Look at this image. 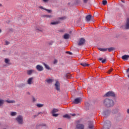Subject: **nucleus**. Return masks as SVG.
Masks as SVG:
<instances>
[{"mask_svg":"<svg viewBox=\"0 0 129 129\" xmlns=\"http://www.w3.org/2000/svg\"><path fill=\"white\" fill-rule=\"evenodd\" d=\"M126 73H129V68H128V69L127 70Z\"/></svg>","mask_w":129,"mask_h":129,"instance_id":"nucleus-52","label":"nucleus"},{"mask_svg":"<svg viewBox=\"0 0 129 129\" xmlns=\"http://www.w3.org/2000/svg\"><path fill=\"white\" fill-rule=\"evenodd\" d=\"M33 79H34V78L33 77L30 78L27 81L28 84H29V85L32 84V81H33Z\"/></svg>","mask_w":129,"mask_h":129,"instance_id":"nucleus-16","label":"nucleus"},{"mask_svg":"<svg viewBox=\"0 0 129 129\" xmlns=\"http://www.w3.org/2000/svg\"><path fill=\"white\" fill-rule=\"evenodd\" d=\"M44 3H48L49 2V0H43Z\"/></svg>","mask_w":129,"mask_h":129,"instance_id":"nucleus-51","label":"nucleus"},{"mask_svg":"<svg viewBox=\"0 0 129 129\" xmlns=\"http://www.w3.org/2000/svg\"><path fill=\"white\" fill-rule=\"evenodd\" d=\"M110 114V111L109 110H106L103 112V115H104L105 117H107L108 115Z\"/></svg>","mask_w":129,"mask_h":129,"instance_id":"nucleus-9","label":"nucleus"},{"mask_svg":"<svg viewBox=\"0 0 129 129\" xmlns=\"http://www.w3.org/2000/svg\"><path fill=\"white\" fill-rule=\"evenodd\" d=\"M5 103V100H0V106H2Z\"/></svg>","mask_w":129,"mask_h":129,"instance_id":"nucleus-35","label":"nucleus"},{"mask_svg":"<svg viewBox=\"0 0 129 129\" xmlns=\"http://www.w3.org/2000/svg\"><path fill=\"white\" fill-rule=\"evenodd\" d=\"M83 3L84 4H87V2H88V0H83Z\"/></svg>","mask_w":129,"mask_h":129,"instance_id":"nucleus-46","label":"nucleus"},{"mask_svg":"<svg viewBox=\"0 0 129 129\" xmlns=\"http://www.w3.org/2000/svg\"><path fill=\"white\" fill-rule=\"evenodd\" d=\"M45 11H46V12H48L49 14H51V13H52V10H49V9H45Z\"/></svg>","mask_w":129,"mask_h":129,"instance_id":"nucleus-39","label":"nucleus"},{"mask_svg":"<svg viewBox=\"0 0 129 129\" xmlns=\"http://www.w3.org/2000/svg\"><path fill=\"white\" fill-rule=\"evenodd\" d=\"M56 63H58V60H57V59L54 60L53 64H56Z\"/></svg>","mask_w":129,"mask_h":129,"instance_id":"nucleus-48","label":"nucleus"},{"mask_svg":"<svg viewBox=\"0 0 129 129\" xmlns=\"http://www.w3.org/2000/svg\"><path fill=\"white\" fill-rule=\"evenodd\" d=\"M127 77L129 78V74L127 75Z\"/></svg>","mask_w":129,"mask_h":129,"instance_id":"nucleus-59","label":"nucleus"},{"mask_svg":"<svg viewBox=\"0 0 129 129\" xmlns=\"http://www.w3.org/2000/svg\"><path fill=\"white\" fill-rule=\"evenodd\" d=\"M36 30L37 32H43V29L40 28H36Z\"/></svg>","mask_w":129,"mask_h":129,"instance_id":"nucleus-42","label":"nucleus"},{"mask_svg":"<svg viewBox=\"0 0 129 129\" xmlns=\"http://www.w3.org/2000/svg\"><path fill=\"white\" fill-rule=\"evenodd\" d=\"M36 105L37 107H43V106H44V104H37Z\"/></svg>","mask_w":129,"mask_h":129,"instance_id":"nucleus-38","label":"nucleus"},{"mask_svg":"<svg viewBox=\"0 0 129 129\" xmlns=\"http://www.w3.org/2000/svg\"><path fill=\"white\" fill-rule=\"evenodd\" d=\"M28 94H29V95H30V92H28Z\"/></svg>","mask_w":129,"mask_h":129,"instance_id":"nucleus-58","label":"nucleus"},{"mask_svg":"<svg viewBox=\"0 0 129 129\" xmlns=\"http://www.w3.org/2000/svg\"><path fill=\"white\" fill-rule=\"evenodd\" d=\"M5 62L6 64H11V63H10V59H8V58L5 59Z\"/></svg>","mask_w":129,"mask_h":129,"instance_id":"nucleus-33","label":"nucleus"},{"mask_svg":"<svg viewBox=\"0 0 129 129\" xmlns=\"http://www.w3.org/2000/svg\"><path fill=\"white\" fill-rule=\"evenodd\" d=\"M103 58H100L99 59V60H100V61H102V63H105V62H106V59H103ZM103 59V60H102Z\"/></svg>","mask_w":129,"mask_h":129,"instance_id":"nucleus-32","label":"nucleus"},{"mask_svg":"<svg viewBox=\"0 0 129 129\" xmlns=\"http://www.w3.org/2000/svg\"><path fill=\"white\" fill-rule=\"evenodd\" d=\"M39 9H41V10H44V11H45V10H46V8H44L42 6L39 7Z\"/></svg>","mask_w":129,"mask_h":129,"instance_id":"nucleus-47","label":"nucleus"},{"mask_svg":"<svg viewBox=\"0 0 129 129\" xmlns=\"http://www.w3.org/2000/svg\"><path fill=\"white\" fill-rule=\"evenodd\" d=\"M129 55H124L122 56V59L123 60H128Z\"/></svg>","mask_w":129,"mask_h":129,"instance_id":"nucleus-18","label":"nucleus"},{"mask_svg":"<svg viewBox=\"0 0 129 129\" xmlns=\"http://www.w3.org/2000/svg\"><path fill=\"white\" fill-rule=\"evenodd\" d=\"M45 81L48 83L49 84H50V83H52V82H53V80L51 79H49L47 80H46Z\"/></svg>","mask_w":129,"mask_h":129,"instance_id":"nucleus-26","label":"nucleus"},{"mask_svg":"<svg viewBox=\"0 0 129 129\" xmlns=\"http://www.w3.org/2000/svg\"><path fill=\"white\" fill-rule=\"evenodd\" d=\"M102 4L103 6H106L107 5V1L106 0H103L102 1Z\"/></svg>","mask_w":129,"mask_h":129,"instance_id":"nucleus-34","label":"nucleus"},{"mask_svg":"<svg viewBox=\"0 0 129 129\" xmlns=\"http://www.w3.org/2000/svg\"><path fill=\"white\" fill-rule=\"evenodd\" d=\"M123 26H121V28H123Z\"/></svg>","mask_w":129,"mask_h":129,"instance_id":"nucleus-62","label":"nucleus"},{"mask_svg":"<svg viewBox=\"0 0 129 129\" xmlns=\"http://www.w3.org/2000/svg\"><path fill=\"white\" fill-rule=\"evenodd\" d=\"M127 113H128V114H129V109H127Z\"/></svg>","mask_w":129,"mask_h":129,"instance_id":"nucleus-53","label":"nucleus"},{"mask_svg":"<svg viewBox=\"0 0 129 129\" xmlns=\"http://www.w3.org/2000/svg\"><path fill=\"white\" fill-rule=\"evenodd\" d=\"M91 18H92V16L91 15H87L86 17V21L87 22H90Z\"/></svg>","mask_w":129,"mask_h":129,"instance_id":"nucleus-15","label":"nucleus"},{"mask_svg":"<svg viewBox=\"0 0 129 129\" xmlns=\"http://www.w3.org/2000/svg\"><path fill=\"white\" fill-rule=\"evenodd\" d=\"M36 129H40V127H43V126H47V125L44 123L36 124Z\"/></svg>","mask_w":129,"mask_h":129,"instance_id":"nucleus-8","label":"nucleus"},{"mask_svg":"<svg viewBox=\"0 0 129 129\" xmlns=\"http://www.w3.org/2000/svg\"><path fill=\"white\" fill-rule=\"evenodd\" d=\"M98 49L101 51V52H105L106 51H107V48H98Z\"/></svg>","mask_w":129,"mask_h":129,"instance_id":"nucleus-28","label":"nucleus"},{"mask_svg":"<svg viewBox=\"0 0 129 129\" xmlns=\"http://www.w3.org/2000/svg\"><path fill=\"white\" fill-rule=\"evenodd\" d=\"M112 70H113V69H110V70H108V71L107 72V73H108V74H110Z\"/></svg>","mask_w":129,"mask_h":129,"instance_id":"nucleus-43","label":"nucleus"},{"mask_svg":"<svg viewBox=\"0 0 129 129\" xmlns=\"http://www.w3.org/2000/svg\"><path fill=\"white\" fill-rule=\"evenodd\" d=\"M55 88L57 91H60V82L57 81L54 84Z\"/></svg>","mask_w":129,"mask_h":129,"instance_id":"nucleus-7","label":"nucleus"},{"mask_svg":"<svg viewBox=\"0 0 129 129\" xmlns=\"http://www.w3.org/2000/svg\"><path fill=\"white\" fill-rule=\"evenodd\" d=\"M6 102L8 103H15L16 101L15 100H6Z\"/></svg>","mask_w":129,"mask_h":129,"instance_id":"nucleus-29","label":"nucleus"},{"mask_svg":"<svg viewBox=\"0 0 129 129\" xmlns=\"http://www.w3.org/2000/svg\"><path fill=\"white\" fill-rule=\"evenodd\" d=\"M58 129H62L61 128H58Z\"/></svg>","mask_w":129,"mask_h":129,"instance_id":"nucleus-61","label":"nucleus"},{"mask_svg":"<svg viewBox=\"0 0 129 129\" xmlns=\"http://www.w3.org/2000/svg\"><path fill=\"white\" fill-rule=\"evenodd\" d=\"M58 20H66L67 17L66 16H63L62 17H58Z\"/></svg>","mask_w":129,"mask_h":129,"instance_id":"nucleus-31","label":"nucleus"},{"mask_svg":"<svg viewBox=\"0 0 129 129\" xmlns=\"http://www.w3.org/2000/svg\"><path fill=\"white\" fill-rule=\"evenodd\" d=\"M11 115H12V116H15V115H17V112H12L11 113Z\"/></svg>","mask_w":129,"mask_h":129,"instance_id":"nucleus-37","label":"nucleus"},{"mask_svg":"<svg viewBox=\"0 0 129 129\" xmlns=\"http://www.w3.org/2000/svg\"><path fill=\"white\" fill-rule=\"evenodd\" d=\"M85 105L86 108V109H88V107H89V103H88V102H86L85 103Z\"/></svg>","mask_w":129,"mask_h":129,"instance_id":"nucleus-30","label":"nucleus"},{"mask_svg":"<svg viewBox=\"0 0 129 129\" xmlns=\"http://www.w3.org/2000/svg\"><path fill=\"white\" fill-rule=\"evenodd\" d=\"M108 52H111L112 51H114L115 50V48H114V47H110V48H107Z\"/></svg>","mask_w":129,"mask_h":129,"instance_id":"nucleus-20","label":"nucleus"},{"mask_svg":"<svg viewBox=\"0 0 129 129\" xmlns=\"http://www.w3.org/2000/svg\"><path fill=\"white\" fill-rule=\"evenodd\" d=\"M82 100V98L79 97L75 99L74 101L73 102L74 104H78L81 102Z\"/></svg>","mask_w":129,"mask_h":129,"instance_id":"nucleus-6","label":"nucleus"},{"mask_svg":"<svg viewBox=\"0 0 129 129\" xmlns=\"http://www.w3.org/2000/svg\"><path fill=\"white\" fill-rule=\"evenodd\" d=\"M5 43H6V45H9V44H10V42L8 41H6L5 42Z\"/></svg>","mask_w":129,"mask_h":129,"instance_id":"nucleus-49","label":"nucleus"},{"mask_svg":"<svg viewBox=\"0 0 129 129\" xmlns=\"http://www.w3.org/2000/svg\"><path fill=\"white\" fill-rule=\"evenodd\" d=\"M0 7H2V4H0Z\"/></svg>","mask_w":129,"mask_h":129,"instance_id":"nucleus-60","label":"nucleus"},{"mask_svg":"<svg viewBox=\"0 0 129 129\" xmlns=\"http://www.w3.org/2000/svg\"><path fill=\"white\" fill-rule=\"evenodd\" d=\"M72 32L71 31L70 33H71Z\"/></svg>","mask_w":129,"mask_h":129,"instance_id":"nucleus-63","label":"nucleus"},{"mask_svg":"<svg viewBox=\"0 0 129 129\" xmlns=\"http://www.w3.org/2000/svg\"><path fill=\"white\" fill-rule=\"evenodd\" d=\"M32 100L33 102H35V101H36V98H35L34 96H32Z\"/></svg>","mask_w":129,"mask_h":129,"instance_id":"nucleus-44","label":"nucleus"},{"mask_svg":"<svg viewBox=\"0 0 129 129\" xmlns=\"http://www.w3.org/2000/svg\"><path fill=\"white\" fill-rule=\"evenodd\" d=\"M16 121L18 122L19 124H23L24 123V119L23 116L19 115L16 118Z\"/></svg>","mask_w":129,"mask_h":129,"instance_id":"nucleus-3","label":"nucleus"},{"mask_svg":"<svg viewBox=\"0 0 129 129\" xmlns=\"http://www.w3.org/2000/svg\"><path fill=\"white\" fill-rule=\"evenodd\" d=\"M88 127L90 129H93L94 126L93 125V121H89L88 122Z\"/></svg>","mask_w":129,"mask_h":129,"instance_id":"nucleus-12","label":"nucleus"},{"mask_svg":"<svg viewBox=\"0 0 129 129\" xmlns=\"http://www.w3.org/2000/svg\"><path fill=\"white\" fill-rule=\"evenodd\" d=\"M21 86L22 87H24V86H26V85L25 84H22L21 85Z\"/></svg>","mask_w":129,"mask_h":129,"instance_id":"nucleus-50","label":"nucleus"},{"mask_svg":"<svg viewBox=\"0 0 129 129\" xmlns=\"http://www.w3.org/2000/svg\"><path fill=\"white\" fill-rule=\"evenodd\" d=\"M0 33H2V29H0Z\"/></svg>","mask_w":129,"mask_h":129,"instance_id":"nucleus-57","label":"nucleus"},{"mask_svg":"<svg viewBox=\"0 0 129 129\" xmlns=\"http://www.w3.org/2000/svg\"><path fill=\"white\" fill-rule=\"evenodd\" d=\"M53 41H51L48 42L47 44L48 46H51V45H53Z\"/></svg>","mask_w":129,"mask_h":129,"instance_id":"nucleus-41","label":"nucleus"},{"mask_svg":"<svg viewBox=\"0 0 129 129\" xmlns=\"http://www.w3.org/2000/svg\"><path fill=\"white\" fill-rule=\"evenodd\" d=\"M33 72H34V71L30 70L27 71V73L28 75H32Z\"/></svg>","mask_w":129,"mask_h":129,"instance_id":"nucleus-23","label":"nucleus"},{"mask_svg":"<svg viewBox=\"0 0 129 129\" xmlns=\"http://www.w3.org/2000/svg\"><path fill=\"white\" fill-rule=\"evenodd\" d=\"M106 97H115V93L113 91H109L104 95Z\"/></svg>","mask_w":129,"mask_h":129,"instance_id":"nucleus-4","label":"nucleus"},{"mask_svg":"<svg viewBox=\"0 0 129 129\" xmlns=\"http://www.w3.org/2000/svg\"><path fill=\"white\" fill-rule=\"evenodd\" d=\"M65 77H66L67 79H70V78H71V75L70 74H67L65 75Z\"/></svg>","mask_w":129,"mask_h":129,"instance_id":"nucleus-27","label":"nucleus"},{"mask_svg":"<svg viewBox=\"0 0 129 129\" xmlns=\"http://www.w3.org/2000/svg\"><path fill=\"white\" fill-rule=\"evenodd\" d=\"M111 126V122H110V121L106 120L105 121L102 129H110Z\"/></svg>","mask_w":129,"mask_h":129,"instance_id":"nucleus-2","label":"nucleus"},{"mask_svg":"<svg viewBox=\"0 0 129 129\" xmlns=\"http://www.w3.org/2000/svg\"><path fill=\"white\" fill-rule=\"evenodd\" d=\"M43 17H44V18H53V16L52 15H44Z\"/></svg>","mask_w":129,"mask_h":129,"instance_id":"nucleus-36","label":"nucleus"},{"mask_svg":"<svg viewBox=\"0 0 129 129\" xmlns=\"http://www.w3.org/2000/svg\"><path fill=\"white\" fill-rule=\"evenodd\" d=\"M80 65L83 66V67H86V66H89V64L86 63L85 62H82L80 63Z\"/></svg>","mask_w":129,"mask_h":129,"instance_id":"nucleus-21","label":"nucleus"},{"mask_svg":"<svg viewBox=\"0 0 129 129\" xmlns=\"http://www.w3.org/2000/svg\"><path fill=\"white\" fill-rule=\"evenodd\" d=\"M125 30H128L129 29V18H127L126 21V25L125 26Z\"/></svg>","mask_w":129,"mask_h":129,"instance_id":"nucleus-13","label":"nucleus"},{"mask_svg":"<svg viewBox=\"0 0 129 129\" xmlns=\"http://www.w3.org/2000/svg\"><path fill=\"white\" fill-rule=\"evenodd\" d=\"M118 111H119V109L115 108V109H113V110H112L111 112L113 114H116V113H117L118 112Z\"/></svg>","mask_w":129,"mask_h":129,"instance_id":"nucleus-14","label":"nucleus"},{"mask_svg":"<svg viewBox=\"0 0 129 129\" xmlns=\"http://www.w3.org/2000/svg\"><path fill=\"white\" fill-rule=\"evenodd\" d=\"M0 125H1V123H0Z\"/></svg>","mask_w":129,"mask_h":129,"instance_id":"nucleus-64","label":"nucleus"},{"mask_svg":"<svg viewBox=\"0 0 129 129\" xmlns=\"http://www.w3.org/2000/svg\"><path fill=\"white\" fill-rule=\"evenodd\" d=\"M41 113V112L38 113V114H37V115H39V114H40Z\"/></svg>","mask_w":129,"mask_h":129,"instance_id":"nucleus-56","label":"nucleus"},{"mask_svg":"<svg viewBox=\"0 0 129 129\" xmlns=\"http://www.w3.org/2000/svg\"><path fill=\"white\" fill-rule=\"evenodd\" d=\"M43 65L45 67L46 69H47V70H51V68H50V67H49V66H48V64L44 63Z\"/></svg>","mask_w":129,"mask_h":129,"instance_id":"nucleus-22","label":"nucleus"},{"mask_svg":"<svg viewBox=\"0 0 129 129\" xmlns=\"http://www.w3.org/2000/svg\"><path fill=\"white\" fill-rule=\"evenodd\" d=\"M36 68L38 71H43V70H44V68H43L42 66L40 65L36 66Z\"/></svg>","mask_w":129,"mask_h":129,"instance_id":"nucleus-11","label":"nucleus"},{"mask_svg":"<svg viewBox=\"0 0 129 129\" xmlns=\"http://www.w3.org/2000/svg\"><path fill=\"white\" fill-rule=\"evenodd\" d=\"M37 116H38V115H34V117H37Z\"/></svg>","mask_w":129,"mask_h":129,"instance_id":"nucleus-55","label":"nucleus"},{"mask_svg":"<svg viewBox=\"0 0 129 129\" xmlns=\"http://www.w3.org/2000/svg\"><path fill=\"white\" fill-rule=\"evenodd\" d=\"M72 116H75L76 115V114H72Z\"/></svg>","mask_w":129,"mask_h":129,"instance_id":"nucleus-54","label":"nucleus"},{"mask_svg":"<svg viewBox=\"0 0 129 129\" xmlns=\"http://www.w3.org/2000/svg\"><path fill=\"white\" fill-rule=\"evenodd\" d=\"M63 117L64 118H68V119H70V118H71V116L69 115H68V114H66V115H64L63 116Z\"/></svg>","mask_w":129,"mask_h":129,"instance_id":"nucleus-24","label":"nucleus"},{"mask_svg":"<svg viewBox=\"0 0 129 129\" xmlns=\"http://www.w3.org/2000/svg\"><path fill=\"white\" fill-rule=\"evenodd\" d=\"M86 40L85 39L81 38L79 39V42H78V46H83L85 43Z\"/></svg>","mask_w":129,"mask_h":129,"instance_id":"nucleus-5","label":"nucleus"},{"mask_svg":"<svg viewBox=\"0 0 129 129\" xmlns=\"http://www.w3.org/2000/svg\"><path fill=\"white\" fill-rule=\"evenodd\" d=\"M69 38H70V35H69V34H66L63 35V38L66 40H68Z\"/></svg>","mask_w":129,"mask_h":129,"instance_id":"nucleus-17","label":"nucleus"},{"mask_svg":"<svg viewBox=\"0 0 129 129\" xmlns=\"http://www.w3.org/2000/svg\"><path fill=\"white\" fill-rule=\"evenodd\" d=\"M103 105L105 107L109 108L114 106V101L112 99L106 98L103 100Z\"/></svg>","mask_w":129,"mask_h":129,"instance_id":"nucleus-1","label":"nucleus"},{"mask_svg":"<svg viewBox=\"0 0 129 129\" xmlns=\"http://www.w3.org/2000/svg\"><path fill=\"white\" fill-rule=\"evenodd\" d=\"M52 115V116H54V117H57L59 115V114H56V113H52L51 114Z\"/></svg>","mask_w":129,"mask_h":129,"instance_id":"nucleus-40","label":"nucleus"},{"mask_svg":"<svg viewBox=\"0 0 129 129\" xmlns=\"http://www.w3.org/2000/svg\"><path fill=\"white\" fill-rule=\"evenodd\" d=\"M76 129H84V125L82 124H78L76 125Z\"/></svg>","mask_w":129,"mask_h":129,"instance_id":"nucleus-10","label":"nucleus"},{"mask_svg":"<svg viewBox=\"0 0 129 129\" xmlns=\"http://www.w3.org/2000/svg\"><path fill=\"white\" fill-rule=\"evenodd\" d=\"M66 53L67 54H69V55H72V52L70 51H67Z\"/></svg>","mask_w":129,"mask_h":129,"instance_id":"nucleus-45","label":"nucleus"},{"mask_svg":"<svg viewBox=\"0 0 129 129\" xmlns=\"http://www.w3.org/2000/svg\"><path fill=\"white\" fill-rule=\"evenodd\" d=\"M58 24H60V21L51 22L50 25H58Z\"/></svg>","mask_w":129,"mask_h":129,"instance_id":"nucleus-25","label":"nucleus"},{"mask_svg":"<svg viewBox=\"0 0 129 129\" xmlns=\"http://www.w3.org/2000/svg\"><path fill=\"white\" fill-rule=\"evenodd\" d=\"M58 111H59V110L56 108H53L51 111V114L56 113V112H58Z\"/></svg>","mask_w":129,"mask_h":129,"instance_id":"nucleus-19","label":"nucleus"}]
</instances>
